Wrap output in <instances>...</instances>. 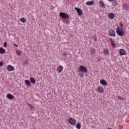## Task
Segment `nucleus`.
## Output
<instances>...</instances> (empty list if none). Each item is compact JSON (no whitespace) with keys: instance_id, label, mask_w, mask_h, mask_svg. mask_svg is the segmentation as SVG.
<instances>
[{"instance_id":"e433bc0d","label":"nucleus","mask_w":129,"mask_h":129,"mask_svg":"<svg viewBox=\"0 0 129 129\" xmlns=\"http://www.w3.org/2000/svg\"><path fill=\"white\" fill-rule=\"evenodd\" d=\"M14 45L15 46V47H17L18 48V47H19V45H18L17 44H14Z\"/></svg>"},{"instance_id":"4c0bfd02","label":"nucleus","mask_w":129,"mask_h":129,"mask_svg":"<svg viewBox=\"0 0 129 129\" xmlns=\"http://www.w3.org/2000/svg\"><path fill=\"white\" fill-rule=\"evenodd\" d=\"M94 41H95V42H96V41H97V37L95 38Z\"/></svg>"},{"instance_id":"423d86ee","label":"nucleus","mask_w":129,"mask_h":129,"mask_svg":"<svg viewBox=\"0 0 129 129\" xmlns=\"http://www.w3.org/2000/svg\"><path fill=\"white\" fill-rule=\"evenodd\" d=\"M7 70L10 72L11 71H14L15 68L13 66L9 65L7 66Z\"/></svg>"},{"instance_id":"1a4fd4ad","label":"nucleus","mask_w":129,"mask_h":129,"mask_svg":"<svg viewBox=\"0 0 129 129\" xmlns=\"http://www.w3.org/2000/svg\"><path fill=\"white\" fill-rule=\"evenodd\" d=\"M100 83L102 85H103V86H106V85H107V82L103 79L100 80Z\"/></svg>"},{"instance_id":"c756f323","label":"nucleus","mask_w":129,"mask_h":129,"mask_svg":"<svg viewBox=\"0 0 129 129\" xmlns=\"http://www.w3.org/2000/svg\"><path fill=\"white\" fill-rule=\"evenodd\" d=\"M4 47H7L8 46V43H7V42H5L4 43Z\"/></svg>"},{"instance_id":"dca6fc26","label":"nucleus","mask_w":129,"mask_h":129,"mask_svg":"<svg viewBox=\"0 0 129 129\" xmlns=\"http://www.w3.org/2000/svg\"><path fill=\"white\" fill-rule=\"evenodd\" d=\"M30 82H31L33 84H36V79L31 77L30 78Z\"/></svg>"},{"instance_id":"6e6552de","label":"nucleus","mask_w":129,"mask_h":129,"mask_svg":"<svg viewBox=\"0 0 129 129\" xmlns=\"http://www.w3.org/2000/svg\"><path fill=\"white\" fill-rule=\"evenodd\" d=\"M119 54L120 56H123V55H126V51L121 48L119 50Z\"/></svg>"},{"instance_id":"ea45409f","label":"nucleus","mask_w":129,"mask_h":129,"mask_svg":"<svg viewBox=\"0 0 129 129\" xmlns=\"http://www.w3.org/2000/svg\"><path fill=\"white\" fill-rule=\"evenodd\" d=\"M81 75V77H83V76H84V74H82V75Z\"/></svg>"},{"instance_id":"ddd939ff","label":"nucleus","mask_w":129,"mask_h":129,"mask_svg":"<svg viewBox=\"0 0 129 129\" xmlns=\"http://www.w3.org/2000/svg\"><path fill=\"white\" fill-rule=\"evenodd\" d=\"M25 83L27 87H30L31 86V82L29 80H25Z\"/></svg>"},{"instance_id":"aec40b11","label":"nucleus","mask_w":129,"mask_h":129,"mask_svg":"<svg viewBox=\"0 0 129 129\" xmlns=\"http://www.w3.org/2000/svg\"><path fill=\"white\" fill-rule=\"evenodd\" d=\"M20 21L22 23H26V22H27V19H26V18H22L21 19H20Z\"/></svg>"},{"instance_id":"72a5a7b5","label":"nucleus","mask_w":129,"mask_h":129,"mask_svg":"<svg viewBox=\"0 0 129 129\" xmlns=\"http://www.w3.org/2000/svg\"><path fill=\"white\" fill-rule=\"evenodd\" d=\"M117 98H118V99H120V100H122V98H121L120 96H117Z\"/></svg>"},{"instance_id":"0eeeda50","label":"nucleus","mask_w":129,"mask_h":129,"mask_svg":"<svg viewBox=\"0 0 129 129\" xmlns=\"http://www.w3.org/2000/svg\"><path fill=\"white\" fill-rule=\"evenodd\" d=\"M6 97L8 99H10V100H12V99H15V96H14V95L10 93L7 94Z\"/></svg>"},{"instance_id":"bb28decb","label":"nucleus","mask_w":129,"mask_h":129,"mask_svg":"<svg viewBox=\"0 0 129 129\" xmlns=\"http://www.w3.org/2000/svg\"><path fill=\"white\" fill-rule=\"evenodd\" d=\"M24 64L25 65H28V64H29V60L26 59V60H25Z\"/></svg>"},{"instance_id":"4468645a","label":"nucleus","mask_w":129,"mask_h":129,"mask_svg":"<svg viewBox=\"0 0 129 129\" xmlns=\"http://www.w3.org/2000/svg\"><path fill=\"white\" fill-rule=\"evenodd\" d=\"M99 4L101 8H102V9H105V6H104V3L102 1H99Z\"/></svg>"},{"instance_id":"a878e982","label":"nucleus","mask_w":129,"mask_h":129,"mask_svg":"<svg viewBox=\"0 0 129 129\" xmlns=\"http://www.w3.org/2000/svg\"><path fill=\"white\" fill-rule=\"evenodd\" d=\"M117 35H118V36H124V33H117Z\"/></svg>"},{"instance_id":"393cba45","label":"nucleus","mask_w":129,"mask_h":129,"mask_svg":"<svg viewBox=\"0 0 129 129\" xmlns=\"http://www.w3.org/2000/svg\"><path fill=\"white\" fill-rule=\"evenodd\" d=\"M109 36H112V37H115V33H109Z\"/></svg>"},{"instance_id":"c9c22d12","label":"nucleus","mask_w":129,"mask_h":129,"mask_svg":"<svg viewBox=\"0 0 129 129\" xmlns=\"http://www.w3.org/2000/svg\"><path fill=\"white\" fill-rule=\"evenodd\" d=\"M80 72V75H82V74H84V72Z\"/></svg>"},{"instance_id":"2eb2a0df","label":"nucleus","mask_w":129,"mask_h":129,"mask_svg":"<svg viewBox=\"0 0 129 129\" xmlns=\"http://www.w3.org/2000/svg\"><path fill=\"white\" fill-rule=\"evenodd\" d=\"M93 4H94V1H89V2H87V3H86V5L87 6H93Z\"/></svg>"},{"instance_id":"6ab92c4d","label":"nucleus","mask_w":129,"mask_h":129,"mask_svg":"<svg viewBox=\"0 0 129 129\" xmlns=\"http://www.w3.org/2000/svg\"><path fill=\"white\" fill-rule=\"evenodd\" d=\"M104 54H105V55H109V51L108 50V49H104Z\"/></svg>"},{"instance_id":"20e7f679","label":"nucleus","mask_w":129,"mask_h":129,"mask_svg":"<svg viewBox=\"0 0 129 129\" xmlns=\"http://www.w3.org/2000/svg\"><path fill=\"white\" fill-rule=\"evenodd\" d=\"M68 121L69 123L71 124V125H75V123H76V120L73 118H69Z\"/></svg>"},{"instance_id":"a211bd4d","label":"nucleus","mask_w":129,"mask_h":129,"mask_svg":"<svg viewBox=\"0 0 129 129\" xmlns=\"http://www.w3.org/2000/svg\"><path fill=\"white\" fill-rule=\"evenodd\" d=\"M123 9L125 11H127V10H129V7L126 5V4H124L123 5Z\"/></svg>"},{"instance_id":"9d476101","label":"nucleus","mask_w":129,"mask_h":129,"mask_svg":"<svg viewBox=\"0 0 129 129\" xmlns=\"http://www.w3.org/2000/svg\"><path fill=\"white\" fill-rule=\"evenodd\" d=\"M108 17L109 19H110V20H112L113 19H114L115 15H114L113 13H109L108 15Z\"/></svg>"},{"instance_id":"f704fd0d","label":"nucleus","mask_w":129,"mask_h":129,"mask_svg":"<svg viewBox=\"0 0 129 129\" xmlns=\"http://www.w3.org/2000/svg\"><path fill=\"white\" fill-rule=\"evenodd\" d=\"M119 26H121V27H123V25L122 24V23L120 22V23H119Z\"/></svg>"},{"instance_id":"f03ea898","label":"nucleus","mask_w":129,"mask_h":129,"mask_svg":"<svg viewBox=\"0 0 129 129\" xmlns=\"http://www.w3.org/2000/svg\"><path fill=\"white\" fill-rule=\"evenodd\" d=\"M78 72H84L85 73H87V68H86V67L80 66Z\"/></svg>"},{"instance_id":"7ed1b4c3","label":"nucleus","mask_w":129,"mask_h":129,"mask_svg":"<svg viewBox=\"0 0 129 129\" xmlns=\"http://www.w3.org/2000/svg\"><path fill=\"white\" fill-rule=\"evenodd\" d=\"M75 10L76 11L78 16H82L83 15V11L81 9L75 7Z\"/></svg>"},{"instance_id":"2f4dec72","label":"nucleus","mask_w":129,"mask_h":129,"mask_svg":"<svg viewBox=\"0 0 129 129\" xmlns=\"http://www.w3.org/2000/svg\"><path fill=\"white\" fill-rule=\"evenodd\" d=\"M2 66H4V62L3 61L0 62V67H2Z\"/></svg>"},{"instance_id":"b1692460","label":"nucleus","mask_w":129,"mask_h":129,"mask_svg":"<svg viewBox=\"0 0 129 129\" xmlns=\"http://www.w3.org/2000/svg\"><path fill=\"white\" fill-rule=\"evenodd\" d=\"M112 5L113 6H117V0H114L113 1Z\"/></svg>"},{"instance_id":"7c9ffc66","label":"nucleus","mask_w":129,"mask_h":129,"mask_svg":"<svg viewBox=\"0 0 129 129\" xmlns=\"http://www.w3.org/2000/svg\"><path fill=\"white\" fill-rule=\"evenodd\" d=\"M108 33H115V31H114V30H110Z\"/></svg>"},{"instance_id":"58836bf2","label":"nucleus","mask_w":129,"mask_h":129,"mask_svg":"<svg viewBox=\"0 0 129 129\" xmlns=\"http://www.w3.org/2000/svg\"><path fill=\"white\" fill-rule=\"evenodd\" d=\"M110 40L111 41V42L113 41V40H112V38H110Z\"/></svg>"},{"instance_id":"9b49d317","label":"nucleus","mask_w":129,"mask_h":129,"mask_svg":"<svg viewBox=\"0 0 129 129\" xmlns=\"http://www.w3.org/2000/svg\"><path fill=\"white\" fill-rule=\"evenodd\" d=\"M97 90L98 91V92H99V93H103V92H104L103 88L101 87H98Z\"/></svg>"},{"instance_id":"a19ab883","label":"nucleus","mask_w":129,"mask_h":129,"mask_svg":"<svg viewBox=\"0 0 129 129\" xmlns=\"http://www.w3.org/2000/svg\"><path fill=\"white\" fill-rule=\"evenodd\" d=\"M109 2H113L114 0H108Z\"/></svg>"},{"instance_id":"c85d7f7f","label":"nucleus","mask_w":129,"mask_h":129,"mask_svg":"<svg viewBox=\"0 0 129 129\" xmlns=\"http://www.w3.org/2000/svg\"><path fill=\"white\" fill-rule=\"evenodd\" d=\"M91 53H95V49H94V48H92V49H91Z\"/></svg>"},{"instance_id":"4be33fe9","label":"nucleus","mask_w":129,"mask_h":129,"mask_svg":"<svg viewBox=\"0 0 129 129\" xmlns=\"http://www.w3.org/2000/svg\"><path fill=\"white\" fill-rule=\"evenodd\" d=\"M76 127H77V129H81V124H80V123L78 122L77 124Z\"/></svg>"},{"instance_id":"f8f14e48","label":"nucleus","mask_w":129,"mask_h":129,"mask_svg":"<svg viewBox=\"0 0 129 129\" xmlns=\"http://www.w3.org/2000/svg\"><path fill=\"white\" fill-rule=\"evenodd\" d=\"M56 71H58L59 73H61L62 71H63V67L61 66H58L56 69Z\"/></svg>"},{"instance_id":"f257e3e1","label":"nucleus","mask_w":129,"mask_h":129,"mask_svg":"<svg viewBox=\"0 0 129 129\" xmlns=\"http://www.w3.org/2000/svg\"><path fill=\"white\" fill-rule=\"evenodd\" d=\"M59 16L60 18H62L63 20L69 19V15L64 12H60Z\"/></svg>"},{"instance_id":"cd10ccee","label":"nucleus","mask_w":129,"mask_h":129,"mask_svg":"<svg viewBox=\"0 0 129 129\" xmlns=\"http://www.w3.org/2000/svg\"><path fill=\"white\" fill-rule=\"evenodd\" d=\"M28 106H30V109H33L34 108V106L31 104H28Z\"/></svg>"},{"instance_id":"39448f33","label":"nucleus","mask_w":129,"mask_h":129,"mask_svg":"<svg viewBox=\"0 0 129 129\" xmlns=\"http://www.w3.org/2000/svg\"><path fill=\"white\" fill-rule=\"evenodd\" d=\"M116 33H124V30L122 27L117 26L116 29Z\"/></svg>"},{"instance_id":"473e14b6","label":"nucleus","mask_w":129,"mask_h":129,"mask_svg":"<svg viewBox=\"0 0 129 129\" xmlns=\"http://www.w3.org/2000/svg\"><path fill=\"white\" fill-rule=\"evenodd\" d=\"M62 56H63L64 57L67 56V53L63 52L62 54Z\"/></svg>"},{"instance_id":"5701e85b","label":"nucleus","mask_w":129,"mask_h":129,"mask_svg":"<svg viewBox=\"0 0 129 129\" xmlns=\"http://www.w3.org/2000/svg\"><path fill=\"white\" fill-rule=\"evenodd\" d=\"M115 41H114V40H113V41H112L111 42V45L112 46V47H113V48H115V46H116V44L115 43H114Z\"/></svg>"},{"instance_id":"412c9836","label":"nucleus","mask_w":129,"mask_h":129,"mask_svg":"<svg viewBox=\"0 0 129 129\" xmlns=\"http://www.w3.org/2000/svg\"><path fill=\"white\" fill-rule=\"evenodd\" d=\"M22 51L19 50H17L16 51V54L18 55V56H21V54H22Z\"/></svg>"},{"instance_id":"f3484780","label":"nucleus","mask_w":129,"mask_h":129,"mask_svg":"<svg viewBox=\"0 0 129 129\" xmlns=\"http://www.w3.org/2000/svg\"><path fill=\"white\" fill-rule=\"evenodd\" d=\"M6 53V50L3 47H0V54H5Z\"/></svg>"}]
</instances>
